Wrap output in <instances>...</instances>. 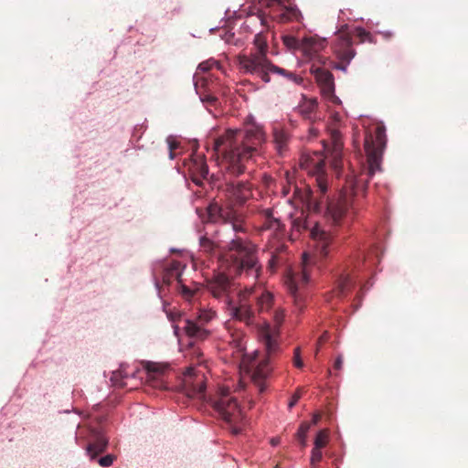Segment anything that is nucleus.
<instances>
[{
  "instance_id": "2eb2a0df",
  "label": "nucleus",
  "mask_w": 468,
  "mask_h": 468,
  "mask_svg": "<svg viewBox=\"0 0 468 468\" xmlns=\"http://www.w3.org/2000/svg\"><path fill=\"white\" fill-rule=\"evenodd\" d=\"M353 287L354 281L351 277V273L348 271L344 270L336 281L335 289L331 292V298L328 300L331 301L333 298H344L347 295Z\"/></svg>"
},
{
  "instance_id": "603ef678",
  "label": "nucleus",
  "mask_w": 468,
  "mask_h": 468,
  "mask_svg": "<svg viewBox=\"0 0 468 468\" xmlns=\"http://www.w3.org/2000/svg\"><path fill=\"white\" fill-rule=\"evenodd\" d=\"M199 243H200V245H204L205 244V235H200L199 236Z\"/></svg>"
},
{
  "instance_id": "a878e982",
  "label": "nucleus",
  "mask_w": 468,
  "mask_h": 468,
  "mask_svg": "<svg viewBox=\"0 0 468 468\" xmlns=\"http://www.w3.org/2000/svg\"><path fill=\"white\" fill-rule=\"evenodd\" d=\"M191 162L193 163V165L197 169L199 170V175L198 176H196L195 174L192 175V181L197 185V186H203V181L205 179V163L204 162H200V163H197V159H192Z\"/></svg>"
},
{
  "instance_id": "b1692460",
  "label": "nucleus",
  "mask_w": 468,
  "mask_h": 468,
  "mask_svg": "<svg viewBox=\"0 0 468 468\" xmlns=\"http://www.w3.org/2000/svg\"><path fill=\"white\" fill-rule=\"evenodd\" d=\"M256 50L253 53L266 54L268 51L267 38L265 35L261 32L255 35L253 40Z\"/></svg>"
},
{
  "instance_id": "5fc2aeb1",
  "label": "nucleus",
  "mask_w": 468,
  "mask_h": 468,
  "mask_svg": "<svg viewBox=\"0 0 468 468\" xmlns=\"http://www.w3.org/2000/svg\"><path fill=\"white\" fill-rule=\"evenodd\" d=\"M206 317H207V321L212 317V313L208 310H207V314H206Z\"/></svg>"
},
{
  "instance_id": "79ce46f5",
  "label": "nucleus",
  "mask_w": 468,
  "mask_h": 468,
  "mask_svg": "<svg viewBox=\"0 0 468 468\" xmlns=\"http://www.w3.org/2000/svg\"><path fill=\"white\" fill-rule=\"evenodd\" d=\"M300 398L301 393L299 391L295 392L292 398V400L289 403V408H292L297 403Z\"/></svg>"
},
{
  "instance_id": "6ab92c4d",
  "label": "nucleus",
  "mask_w": 468,
  "mask_h": 468,
  "mask_svg": "<svg viewBox=\"0 0 468 468\" xmlns=\"http://www.w3.org/2000/svg\"><path fill=\"white\" fill-rule=\"evenodd\" d=\"M317 107H318L317 99L304 98L303 101L298 107V112L304 119L309 120L312 122H314L316 120H320V117H318L316 114Z\"/></svg>"
},
{
  "instance_id": "49530a36",
  "label": "nucleus",
  "mask_w": 468,
  "mask_h": 468,
  "mask_svg": "<svg viewBox=\"0 0 468 468\" xmlns=\"http://www.w3.org/2000/svg\"><path fill=\"white\" fill-rule=\"evenodd\" d=\"M320 419H321V415L319 413L314 414L312 421L310 422L311 425L312 424H314V425L317 424L319 422Z\"/></svg>"
},
{
  "instance_id": "864d4df0",
  "label": "nucleus",
  "mask_w": 468,
  "mask_h": 468,
  "mask_svg": "<svg viewBox=\"0 0 468 468\" xmlns=\"http://www.w3.org/2000/svg\"><path fill=\"white\" fill-rule=\"evenodd\" d=\"M193 374H194V369H193V368H191V367H190V368H188V369L186 370V375H187V376H191V375H193Z\"/></svg>"
},
{
  "instance_id": "4d7b16f0",
  "label": "nucleus",
  "mask_w": 468,
  "mask_h": 468,
  "mask_svg": "<svg viewBox=\"0 0 468 468\" xmlns=\"http://www.w3.org/2000/svg\"><path fill=\"white\" fill-rule=\"evenodd\" d=\"M277 442H278V441H277V440H276V439H272V440H271V443H272L273 445H275Z\"/></svg>"
},
{
  "instance_id": "ea45409f",
  "label": "nucleus",
  "mask_w": 468,
  "mask_h": 468,
  "mask_svg": "<svg viewBox=\"0 0 468 468\" xmlns=\"http://www.w3.org/2000/svg\"><path fill=\"white\" fill-rule=\"evenodd\" d=\"M219 68V62L214 58L207 59V71H208L211 69Z\"/></svg>"
},
{
  "instance_id": "7c9ffc66",
  "label": "nucleus",
  "mask_w": 468,
  "mask_h": 468,
  "mask_svg": "<svg viewBox=\"0 0 468 468\" xmlns=\"http://www.w3.org/2000/svg\"><path fill=\"white\" fill-rule=\"evenodd\" d=\"M311 427V423L303 422L297 431V438L303 446H305L306 434Z\"/></svg>"
},
{
  "instance_id": "bb28decb",
  "label": "nucleus",
  "mask_w": 468,
  "mask_h": 468,
  "mask_svg": "<svg viewBox=\"0 0 468 468\" xmlns=\"http://www.w3.org/2000/svg\"><path fill=\"white\" fill-rule=\"evenodd\" d=\"M291 224L293 231L299 233L309 229V222L306 218H304L303 213H301V216L293 218L291 221Z\"/></svg>"
},
{
  "instance_id": "a211bd4d",
  "label": "nucleus",
  "mask_w": 468,
  "mask_h": 468,
  "mask_svg": "<svg viewBox=\"0 0 468 468\" xmlns=\"http://www.w3.org/2000/svg\"><path fill=\"white\" fill-rule=\"evenodd\" d=\"M331 156H332V165L335 169H338L342 165V149H343V142L341 133L337 130L331 131Z\"/></svg>"
},
{
  "instance_id": "6e6d98bb",
  "label": "nucleus",
  "mask_w": 468,
  "mask_h": 468,
  "mask_svg": "<svg viewBox=\"0 0 468 468\" xmlns=\"http://www.w3.org/2000/svg\"><path fill=\"white\" fill-rule=\"evenodd\" d=\"M239 387L240 388H244V383L242 380H239Z\"/></svg>"
},
{
  "instance_id": "7ed1b4c3",
  "label": "nucleus",
  "mask_w": 468,
  "mask_h": 468,
  "mask_svg": "<svg viewBox=\"0 0 468 468\" xmlns=\"http://www.w3.org/2000/svg\"><path fill=\"white\" fill-rule=\"evenodd\" d=\"M263 140L264 133L258 126L228 130L223 135L214 139L213 150L218 158L222 156L224 165L230 174L239 176L258 153Z\"/></svg>"
},
{
  "instance_id": "72a5a7b5",
  "label": "nucleus",
  "mask_w": 468,
  "mask_h": 468,
  "mask_svg": "<svg viewBox=\"0 0 468 468\" xmlns=\"http://www.w3.org/2000/svg\"><path fill=\"white\" fill-rule=\"evenodd\" d=\"M322 449L314 447L311 452V465H316L323 458Z\"/></svg>"
},
{
  "instance_id": "423d86ee",
  "label": "nucleus",
  "mask_w": 468,
  "mask_h": 468,
  "mask_svg": "<svg viewBox=\"0 0 468 468\" xmlns=\"http://www.w3.org/2000/svg\"><path fill=\"white\" fill-rule=\"evenodd\" d=\"M209 403L214 412L228 424L233 434L242 431L246 424L245 417L237 401L229 396V388H220Z\"/></svg>"
},
{
  "instance_id": "39448f33",
  "label": "nucleus",
  "mask_w": 468,
  "mask_h": 468,
  "mask_svg": "<svg viewBox=\"0 0 468 468\" xmlns=\"http://www.w3.org/2000/svg\"><path fill=\"white\" fill-rule=\"evenodd\" d=\"M237 60L242 73L255 76L265 83L271 81V74L282 76L296 84L303 82V78L274 65L267 58L266 54L253 52L250 54H240L237 57Z\"/></svg>"
},
{
  "instance_id": "5701e85b",
  "label": "nucleus",
  "mask_w": 468,
  "mask_h": 468,
  "mask_svg": "<svg viewBox=\"0 0 468 468\" xmlns=\"http://www.w3.org/2000/svg\"><path fill=\"white\" fill-rule=\"evenodd\" d=\"M274 4H277L278 7L281 8L282 11V13L276 16L279 22H287L295 17L297 14V10L295 8L282 7L281 0H269L268 5L273 6Z\"/></svg>"
},
{
  "instance_id": "f8f14e48",
  "label": "nucleus",
  "mask_w": 468,
  "mask_h": 468,
  "mask_svg": "<svg viewBox=\"0 0 468 468\" xmlns=\"http://www.w3.org/2000/svg\"><path fill=\"white\" fill-rule=\"evenodd\" d=\"M91 441L86 448V453L91 461H95L96 457L106 451L109 439L105 435L104 431L101 428H92L90 431Z\"/></svg>"
},
{
  "instance_id": "c03bdc74",
  "label": "nucleus",
  "mask_w": 468,
  "mask_h": 468,
  "mask_svg": "<svg viewBox=\"0 0 468 468\" xmlns=\"http://www.w3.org/2000/svg\"><path fill=\"white\" fill-rule=\"evenodd\" d=\"M343 366V358L341 356H337V358L335 361L334 367L336 370H340Z\"/></svg>"
},
{
  "instance_id": "4468645a",
  "label": "nucleus",
  "mask_w": 468,
  "mask_h": 468,
  "mask_svg": "<svg viewBox=\"0 0 468 468\" xmlns=\"http://www.w3.org/2000/svg\"><path fill=\"white\" fill-rule=\"evenodd\" d=\"M326 47V39L317 36L305 37L302 39L300 49L307 58H314Z\"/></svg>"
},
{
  "instance_id": "cd10ccee",
  "label": "nucleus",
  "mask_w": 468,
  "mask_h": 468,
  "mask_svg": "<svg viewBox=\"0 0 468 468\" xmlns=\"http://www.w3.org/2000/svg\"><path fill=\"white\" fill-rule=\"evenodd\" d=\"M329 440V431L326 429L321 430L314 440V446L323 449L326 446Z\"/></svg>"
},
{
  "instance_id": "f3484780",
  "label": "nucleus",
  "mask_w": 468,
  "mask_h": 468,
  "mask_svg": "<svg viewBox=\"0 0 468 468\" xmlns=\"http://www.w3.org/2000/svg\"><path fill=\"white\" fill-rule=\"evenodd\" d=\"M310 235L316 242V247L320 250L322 256L328 254V246L331 243V234L322 229L318 225H314L310 231Z\"/></svg>"
},
{
  "instance_id": "2f4dec72",
  "label": "nucleus",
  "mask_w": 468,
  "mask_h": 468,
  "mask_svg": "<svg viewBox=\"0 0 468 468\" xmlns=\"http://www.w3.org/2000/svg\"><path fill=\"white\" fill-rule=\"evenodd\" d=\"M115 459H116L115 455L107 454L99 459L96 458V461L99 463V465L101 467H110L111 465H112Z\"/></svg>"
},
{
  "instance_id": "393cba45",
  "label": "nucleus",
  "mask_w": 468,
  "mask_h": 468,
  "mask_svg": "<svg viewBox=\"0 0 468 468\" xmlns=\"http://www.w3.org/2000/svg\"><path fill=\"white\" fill-rule=\"evenodd\" d=\"M234 194L237 196V198L240 200H245L250 194V185L248 182L239 181L234 186Z\"/></svg>"
},
{
  "instance_id": "aec40b11",
  "label": "nucleus",
  "mask_w": 468,
  "mask_h": 468,
  "mask_svg": "<svg viewBox=\"0 0 468 468\" xmlns=\"http://www.w3.org/2000/svg\"><path fill=\"white\" fill-rule=\"evenodd\" d=\"M264 222L261 229L266 230H273L276 233H282L284 231V225L281 220L274 217L271 209H265L262 212Z\"/></svg>"
},
{
  "instance_id": "37998d69",
  "label": "nucleus",
  "mask_w": 468,
  "mask_h": 468,
  "mask_svg": "<svg viewBox=\"0 0 468 468\" xmlns=\"http://www.w3.org/2000/svg\"><path fill=\"white\" fill-rule=\"evenodd\" d=\"M146 369L148 372H159L158 366L154 363L149 362L146 366Z\"/></svg>"
},
{
  "instance_id": "dca6fc26",
  "label": "nucleus",
  "mask_w": 468,
  "mask_h": 468,
  "mask_svg": "<svg viewBox=\"0 0 468 468\" xmlns=\"http://www.w3.org/2000/svg\"><path fill=\"white\" fill-rule=\"evenodd\" d=\"M314 75L322 93L327 98L334 97L335 83L333 74L326 69H317Z\"/></svg>"
},
{
  "instance_id": "e433bc0d",
  "label": "nucleus",
  "mask_w": 468,
  "mask_h": 468,
  "mask_svg": "<svg viewBox=\"0 0 468 468\" xmlns=\"http://www.w3.org/2000/svg\"><path fill=\"white\" fill-rule=\"evenodd\" d=\"M308 206L312 207L314 211H320L323 207V200H317L316 197H309L307 199Z\"/></svg>"
},
{
  "instance_id": "f704fd0d",
  "label": "nucleus",
  "mask_w": 468,
  "mask_h": 468,
  "mask_svg": "<svg viewBox=\"0 0 468 468\" xmlns=\"http://www.w3.org/2000/svg\"><path fill=\"white\" fill-rule=\"evenodd\" d=\"M190 396L203 399L205 398V381L200 382L198 388H194Z\"/></svg>"
},
{
  "instance_id": "09e8293b",
  "label": "nucleus",
  "mask_w": 468,
  "mask_h": 468,
  "mask_svg": "<svg viewBox=\"0 0 468 468\" xmlns=\"http://www.w3.org/2000/svg\"><path fill=\"white\" fill-rule=\"evenodd\" d=\"M174 335L179 337V326L176 324H173Z\"/></svg>"
},
{
  "instance_id": "8fccbe9b",
  "label": "nucleus",
  "mask_w": 468,
  "mask_h": 468,
  "mask_svg": "<svg viewBox=\"0 0 468 468\" xmlns=\"http://www.w3.org/2000/svg\"><path fill=\"white\" fill-rule=\"evenodd\" d=\"M325 340H326V334L323 335L319 338V340H318V344L320 345V344H322V343H323L324 341H325Z\"/></svg>"
},
{
  "instance_id": "6e6552de",
  "label": "nucleus",
  "mask_w": 468,
  "mask_h": 468,
  "mask_svg": "<svg viewBox=\"0 0 468 468\" xmlns=\"http://www.w3.org/2000/svg\"><path fill=\"white\" fill-rule=\"evenodd\" d=\"M300 165L308 174L316 176V183L320 195L327 191V184L324 178L325 157L321 152L303 153L300 158Z\"/></svg>"
},
{
  "instance_id": "4c0bfd02",
  "label": "nucleus",
  "mask_w": 468,
  "mask_h": 468,
  "mask_svg": "<svg viewBox=\"0 0 468 468\" xmlns=\"http://www.w3.org/2000/svg\"><path fill=\"white\" fill-rule=\"evenodd\" d=\"M356 32H357V37L360 38L361 42H364V41L371 42L372 41V37H371L370 33L366 31L365 29L358 27V28H356Z\"/></svg>"
},
{
  "instance_id": "0eeeda50",
  "label": "nucleus",
  "mask_w": 468,
  "mask_h": 468,
  "mask_svg": "<svg viewBox=\"0 0 468 468\" xmlns=\"http://www.w3.org/2000/svg\"><path fill=\"white\" fill-rule=\"evenodd\" d=\"M333 48L334 53L338 59L335 68L346 71L347 66L356 56V50L353 48L352 37L347 31V26H343L337 31Z\"/></svg>"
},
{
  "instance_id": "412c9836",
  "label": "nucleus",
  "mask_w": 468,
  "mask_h": 468,
  "mask_svg": "<svg viewBox=\"0 0 468 468\" xmlns=\"http://www.w3.org/2000/svg\"><path fill=\"white\" fill-rule=\"evenodd\" d=\"M205 61L200 62L197 66V72L193 76V83L196 93L199 96L201 102L205 103V96L203 95L202 89L205 87Z\"/></svg>"
},
{
  "instance_id": "9d476101",
  "label": "nucleus",
  "mask_w": 468,
  "mask_h": 468,
  "mask_svg": "<svg viewBox=\"0 0 468 468\" xmlns=\"http://www.w3.org/2000/svg\"><path fill=\"white\" fill-rule=\"evenodd\" d=\"M310 257L307 253L303 254V270L301 272L292 273L285 281V284L290 292L294 304L302 309L303 306V299L300 292V285L306 284L309 281L308 265Z\"/></svg>"
},
{
  "instance_id": "473e14b6",
  "label": "nucleus",
  "mask_w": 468,
  "mask_h": 468,
  "mask_svg": "<svg viewBox=\"0 0 468 468\" xmlns=\"http://www.w3.org/2000/svg\"><path fill=\"white\" fill-rule=\"evenodd\" d=\"M292 363L293 366L297 368H303V361L301 356V348L299 346L294 348L293 351V357H292Z\"/></svg>"
},
{
  "instance_id": "13d9d810",
  "label": "nucleus",
  "mask_w": 468,
  "mask_h": 468,
  "mask_svg": "<svg viewBox=\"0 0 468 468\" xmlns=\"http://www.w3.org/2000/svg\"><path fill=\"white\" fill-rule=\"evenodd\" d=\"M170 251H176V249L172 248L170 249Z\"/></svg>"
},
{
  "instance_id": "58836bf2",
  "label": "nucleus",
  "mask_w": 468,
  "mask_h": 468,
  "mask_svg": "<svg viewBox=\"0 0 468 468\" xmlns=\"http://www.w3.org/2000/svg\"><path fill=\"white\" fill-rule=\"evenodd\" d=\"M319 134V128L316 127L314 123L308 129V140L314 139Z\"/></svg>"
},
{
  "instance_id": "20e7f679",
  "label": "nucleus",
  "mask_w": 468,
  "mask_h": 468,
  "mask_svg": "<svg viewBox=\"0 0 468 468\" xmlns=\"http://www.w3.org/2000/svg\"><path fill=\"white\" fill-rule=\"evenodd\" d=\"M284 319V311L282 308L275 309L273 313V320L275 325L271 326L266 321L262 324H257L258 337L263 344L267 356L256 365L254 357L248 355H243L240 367L248 373H251L252 386L255 388L259 394L264 392L265 379L271 372L269 365L270 357L274 355L279 349V326L282 324Z\"/></svg>"
},
{
  "instance_id": "bf43d9fd",
  "label": "nucleus",
  "mask_w": 468,
  "mask_h": 468,
  "mask_svg": "<svg viewBox=\"0 0 468 468\" xmlns=\"http://www.w3.org/2000/svg\"><path fill=\"white\" fill-rule=\"evenodd\" d=\"M312 468H316L315 465H312Z\"/></svg>"
},
{
  "instance_id": "f03ea898",
  "label": "nucleus",
  "mask_w": 468,
  "mask_h": 468,
  "mask_svg": "<svg viewBox=\"0 0 468 468\" xmlns=\"http://www.w3.org/2000/svg\"><path fill=\"white\" fill-rule=\"evenodd\" d=\"M386 147V133L383 126H377L373 133H367L364 148L367 155L358 173L352 172L346 181L339 197L325 202V218L334 228H348L358 210V197L364 195L370 178L381 171L382 154Z\"/></svg>"
},
{
  "instance_id": "c9c22d12",
  "label": "nucleus",
  "mask_w": 468,
  "mask_h": 468,
  "mask_svg": "<svg viewBox=\"0 0 468 468\" xmlns=\"http://www.w3.org/2000/svg\"><path fill=\"white\" fill-rule=\"evenodd\" d=\"M206 101H207V112L211 113L213 115V117L216 118L217 114L213 113L212 111L208 107L213 106V107H215V109H217L218 99L215 96H212V95L207 93Z\"/></svg>"
},
{
  "instance_id": "3c124183",
  "label": "nucleus",
  "mask_w": 468,
  "mask_h": 468,
  "mask_svg": "<svg viewBox=\"0 0 468 468\" xmlns=\"http://www.w3.org/2000/svg\"><path fill=\"white\" fill-rule=\"evenodd\" d=\"M325 340H326V334L323 335L319 338V340H318V344L320 345V344H322V343H323L324 341H325Z\"/></svg>"
},
{
  "instance_id": "c85d7f7f",
  "label": "nucleus",
  "mask_w": 468,
  "mask_h": 468,
  "mask_svg": "<svg viewBox=\"0 0 468 468\" xmlns=\"http://www.w3.org/2000/svg\"><path fill=\"white\" fill-rule=\"evenodd\" d=\"M166 143L169 149V158L174 159L176 157L175 151L179 147V143L176 135H169L166 138Z\"/></svg>"
},
{
  "instance_id": "a18cd8bd",
  "label": "nucleus",
  "mask_w": 468,
  "mask_h": 468,
  "mask_svg": "<svg viewBox=\"0 0 468 468\" xmlns=\"http://www.w3.org/2000/svg\"><path fill=\"white\" fill-rule=\"evenodd\" d=\"M295 42H296V39L294 37H284V43L287 46H291V45L294 44Z\"/></svg>"
},
{
  "instance_id": "a19ab883",
  "label": "nucleus",
  "mask_w": 468,
  "mask_h": 468,
  "mask_svg": "<svg viewBox=\"0 0 468 468\" xmlns=\"http://www.w3.org/2000/svg\"><path fill=\"white\" fill-rule=\"evenodd\" d=\"M292 190L293 191V195L295 196L298 192V187L296 186H292L291 184H289L288 186L283 187V194L287 196L291 193Z\"/></svg>"
},
{
  "instance_id": "ddd939ff",
  "label": "nucleus",
  "mask_w": 468,
  "mask_h": 468,
  "mask_svg": "<svg viewBox=\"0 0 468 468\" xmlns=\"http://www.w3.org/2000/svg\"><path fill=\"white\" fill-rule=\"evenodd\" d=\"M184 330L186 335L190 338L188 342L189 346H194L195 341L202 339L205 335V320L201 314L194 319H184Z\"/></svg>"
},
{
  "instance_id": "1a4fd4ad",
  "label": "nucleus",
  "mask_w": 468,
  "mask_h": 468,
  "mask_svg": "<svg viewBox=\"0 0 468 468\" xmlns=\"http://www.w3.org/2000/svg\"><path fill=\"white\" fill-rule=\"evenodd\" d=\"M184 269L185 265L179 261H173L169 266H166L163 270L162 274L163 285L160 284L159 279L156 277L155 272H153L154 284L160 298H162V291L164 290V286H169L173 281L177 282L178 290H180L184 296L190 297L194 294V292L190 288L182 283L181 275Z\"/></svg>"
},
{
  "instance_id": "4be33fe9",
  "label": "nucleus",
  "mask_w": 468,
  "mask_h": 468,
  "mask_svg": "<svg viewBox=\"0 0 468 468\" xmlns=\"http://www.w3.org/2000/svg\"><path fill=\"white\" fill-rule=\"evenodd\" d=\"M288 142V133L282 128L275 127L273 129V143L276 150L280 154H282L283 152L287 149Z\"/></svg>"
},
{
  "instance_id": "9b49d317",
  "label": "nucleus",
  "mask_w": 468,
  "mask_h": 468,
  "mask_svg": "<svg viewBox=\"0 0 468 468\" xmlns=\"http://www.w3.org/2000/svg\"><path fill=\"white\" fill-rule=\"evenodd\" d=\"M222 219L225 222H229L235 232H241L244 230L242 226V220L238 218L233 211L223 210L218 203H211L207 207V222Z\"/></svg>"
},
{
  "instance_id": "f257e3e1",
  "label": "nucleus",
  "mask_w": 468,
  "mask_h": 468,
  "mask_svg": "<svg viewBox=\"0 0 468 468\" xmlns=\"http://www.w3.org/2000/svg\"><path fill=\"white\" fill-rule=\"evenodd\" d=\"M213 253L218 259V271L211 281L207 280V291L213 297L223 298L229 314L248 325L256 324V313L261 315L273 306V295L268 291L254 289L238 290L232 277L243 271L254 279L260 274L256 250L249 240L239 237L233 239L225 252L215 251V244L207 238V254Z\"/></svg>"
},
{
  "instance_id": "c756f323",
  "label": "nucleus",
  "mask_w": 468,
  "mask_h": 468,
  "mask_svg": "<svg viewBox=\"0 0 468 468\" xmlns=\"http://www.w3.org/2000/svg\"><path fill=\"white\" fill-rule=\"evenodd\" d=\"M163 311L166 314L167 319L173 324L182 319V314L180 312L167 310V303L165 302L163 303Z\"/></svg>"
},
{
  "instance_id": "de8ad7c7",
  "label": "nucleus",
  "mask_w": 468,
  "mask_h": 468,
  "mask_svg": "<svg viewBox=\"0 0 468 468\" xmlns=\"http://www.w3.org/2000/svg\"><path fill=\"white\" fill-rule=\"evenodd\" d=\"M195 210H196V213H197V217L203 222V210H202V208L200 207H198V206H196L195 207Z\"/></svg>"
}]
</instances>
